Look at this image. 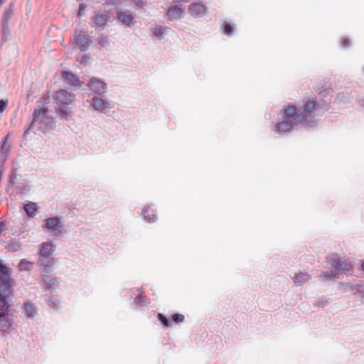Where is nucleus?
<instances>
[{
  "label": "nucleus",
  "instance_id": "obj_1",
  "mask_svg": "<svg viewBox=\"0 0 364 364\" xmlns=\"http://www.w3.org/2000/svg\"><path fill=\"white\" fill-rule=\"evenodd\" d=\"M14 279L11 269L0 262V331H6L11 326L7 318L10 304L14 296Z\"/></svg>",
  "mask_w": 364,
  "mask_h": 364
},
{
  "label": "nucleus",
  "instance_id": "obj_2",
  "mask_svg": "<svg viewBox=\"0 0 364 364\" xmlns=\"http://www.w3.org/2000/svg\"><path fill=\"white\" fill-rule=\"evenodd\" d=\"M75 94L70 90L60 89L55 92L54 103L58 107L62 119H68L71 116V106L75 104Z\"/></svg>",
  "mask_w": 364,
  "mask_h": 364
},
{
  "label": "nucleus",
  "instance_id": "obj_3",
  "mask_svg": "<svg viewBox=\"0 0 364 364\" xmlns=\"http://www.w3.org/2000/svg\"><path fill=\"white\" fill-rule=\"evenodd\" d=\"M327 263L337 273L349 274H351L353 270L352 262L349 259L340 258L338 255H332L327 257Z\"/></svg>",
  "mask_w": 364,
  "mask_h": 364
},
{
  "label": "nucleus",
  "instance_id": "obj_4",
  "mask_svg": "<svg viewBox=\"0 0 364 364\" xmlns=\"http://www.w3.org/2000/svg\"><path fill=\"white\" fill-rule=\"evenodd\" d=\"M73 41L81 51L87 50L92 43V38L87 31L83 30H76L75 31Z\"/></svg>",
  "mask_w": 364,
  "mask_h": 364
},
{
  "label": "nucleus",
  "instance_id": "obj_5",
  "mask_svg": "<svg viewBox=\"0 0 364 364\" xmlns=\"http://www.w3.org/2000/svg\"><path fill=\"white\" fill-rule=\"evenodd\" d=\"M44 228L54 232L53 235L58 236L61 232V229L64 227L61 221V218L52 217L45 220Z\"/></svg>",
  "mask_w": 364,
  "mask_h": 364
},
{
  "label": "nucleus",
  "instance_id": "obj_6",
  "mask_svg": "<svg viewBox=\"0 0 364 364\" xmlns=\"http://www.w3.org/2000/svg\"><path fill=\"white\" fill-rule=\"evenodd\" d=\"M87 87L95 93H104L107 90V84L98 78L92 77L87 83Z\"/></svg>",
  "mask_w": 364,
  "mask_h": 364
},
{
  "label": "nucleus",
  "instance_id": "obj_7",
  "mask_svg": "<svg viewBox=\"0 0 364 364\" xmlns=\"http://www.w3.org/2000/svg\"><path fill=\"white\" fill-rule=\"evenodd\" d=\"M61 77L64 81L72 86H81L82 82L74 73L69 71H63Z\"/></svg>",
  "mask_w": 364,
  "mask_h": 364
},
{
  "label": "nucleus",
  "instance_id": "obj_8",
  "mask_svg": "<svg viewBox=\"0 0 364 364\" xmlns=\"http://www.w3.org/2000/svg\"><path fill=\"white\" fill-rule=\"evenodd\" d=\"M50 121L46 109H39L34 112L33 122L35 123H49Z\"/></svg>",
  "mask_w": 364,
  "mask_h": 364
},
{
  "label": "nucleus",
  "instance_id": "obj_9",
  "mask_svg": "<svg viewBox=\"0 0 364 364\" xmlns=\"http://www.w3.org/2000/svg\"><path fill=\"white\" fill-rule=\"evenodd\" d=\"M55 246L51 242H43L41 245L38 255L39 256H52Z\"/></svg>",
  "mask_w": 364,
  "mask_h": 364
},
{
  "label": "nucleus",
  "instance_id": "obj_10",
  "mask_svg": "<svg viewBox=\"0 0 364 364\" xmlns=\"http://www.w3.org/2000/svg\"><path fill=\"white\" fill-rule=\"evenodd\" d=\"M55 262V258L52 256H39L38 262L42 266L41 270L43 273H49L50 272L48 268Z\"/></svg>",
  "mask_w": 364,
  "mask_h": 364
},
{
  "label": "nucleus",
  "instance_id": "obj_11",
  "mask_svg": "<svg viewBox=\"0 0 364 364\" xmlns=\"http://www.w3.org/2000/svg\"><path fill=\"white\" fill-rule=\"evenodd\" d=\"M92 102V105L96 110L106 112L107 109L110 108L109 102L97 97H93Z\"/></svg>",
  "mask_w": 364,
  "mask_h": 364
},
{
  "label": "nucleus",
  "instance_id": "obj_12",
  "mask_svg": "<svg viewBox=\"0 0 364 364\" xmlns=\"http://www.w3.org/2000/svg\"><path fill=\"white\" fill-rule=\"evenodd\" d=\"M23 311L26 316L29 318H33L37 314V309L35 305L29 301L24 303Z\"/></svg>",
  "mask_w": 364,
  "mask_h": 364
},
{
  "label": "nucleus",
  "instance_id": "obj_13",
  "mask_svg": "<svg viewBox=\"0 0 364 364\" xmlns=\"http://www.w3.org/2000/svg\"><path fill=\"white\" fill-rule=\"evenodd\" d=\"M311 276L306 272H299L294 275L293 278L294 282L296 286H301L308 282Z\"/></svg>",
  "mask_w": 364,
  "mask_h": 364
},
{
  "label": "nucleus",
  "instance_id": "obj_14",
  "mask_svg": "<svg viewBox=\"0 0 364 364\" xmlns=\"http://www.w3.org/2000/svg\"><path fill=\"white\" fill-rule=\"evenodd\" d=\"M292 128V122L290 119H286L276 125L275 130L278 133L286 132Z\"/></svg>",
  "mask_w": 364,
  "mask_h": 364
},
{
  "label": "nucleus",
  "instance_id": "obj_15",
  "mask_svg": "<svg viewBox=\"0 0 364 364\" xmlns=\"http://www.w3.org/2000/svg\"><path fill=\"white\" fill-rule=\"evenodd\" d=\"M10 134H8L4 138L1 144V154L2 158H6L9 156L10 151Z\"/></svg>",
  "mask_w": 364,
  "mask_h": 364
},
{
  "label": "nucleus",
  "instance_id": "obj_16",
  "mask_svg": "<svg viewBox=\"0 0 364 364\" xmlns=\"http://www.w3.org/2000/svg\"><path fill=\"white\" fill-rule=\"evenodd\" d=\"M184 11L178 6H173L167 11V15L173 18H180L182 17Z\"/></svg>",
  "mask_w": 364,
  "mask_h": 364
},
{
  "label": "nucleus",
  "instance_id": "obj_17",
  "mask_svg": "<svg viewBox=\"0 0 364 364\" xmlns=\"http://www.w3.org/2000/svg\"><path fill=\"white\" fill-rule=\"evenodd\" d=\"M38 206L36 203L29 202L24 205V210L30 218L36 216Z\"/></svg>",
  "mask_w": 364,
  "mask_h": 364
},
{
  "label": "nucleus",
  "instance_id": "obj_18",
  "mask_svg": "<svg viewBox=\"0 0 364 364\" xmlns=\"http://www.w3.org/2000/svg\"><path fill=\"white\" fill-rule=\"evenodd\" d=\"M117 18L120 21V22L127 26H131V25L133 23V16L130 14H126L125 12H119L117 14Z\"/></svg>",
  "mask_w": 364,
  "mask_h": 364
},
{
  "label": "nucleus",
  "instance_id": "obj_19",
  "mask_svg": "<svg viewBox=\"0 0 364 364\" xmlns=\"http://www.w3.org/2000/svg\"><path fill=\"white\" fill-rule=\"evenodd\" d=\"M43 280L46 284L44 288L46 289H51L55 288V286L58 285V281L56 278H50L48 275L43 276Z\"/></svg>",
  "mask_w": 364,
  "mask_h": 364
},
{
  "label": "nucleus",
  "instance_id": "obj_20",
  "mask_svg": "<svg viewBox=\"0 0 364 364\" xmlns=\"http://www.w3.org/2000/svg\"><path fill=\"white\" fill-rule=\"evenodd\" d=\"M190 11L193 14H199L205 13L206 11V7L205 5L200 3L193 4L190 7Z\"/></svg>",
  "mask_w": 364,
  "mask_h": 364
},
{
  "label": "nucleus",
  "instance_id": "obj_21",
  "mask_svg": "<svg viewBox=\"0 0 364 364\" xmlns=\"http://www.w3.org/2000/svg\"><path fill=\"white\" fill-rule=\"evenodd\" d=\"M108 15L106 14H97L95 17V23L99 26H103L107 23Z\"/></svg>",
  "mask_w": 364,
  "mask_h": 364
},
{
  "label": "nucleus",
  "instance_id": "obj_22",
  "mask_svg": "<svg viewBox=\"0 0 364 364\" xmlns=\"http://www.w3.org/2000/svg\"><path fill=\"white\" fill-rule=\"evenodd\" d=\"M296 114V107L294 105H288L284 109V115L286 119H290Z\"/></svg>",
  "mask_w": 364,
  "mask_h": 364
},
{
  "label": "nucleus",
  "instance_id": "obj_23",
  "mask_svg": "<svg viewBox=\"0 0 364 364\" xmlns=\"http://www.w3.org/2000/svg\"><path fill=\"white\" fill-rule=\"evenodd\" d=\"M31 263L26 259H21L19 262L18 267L21 271H30Z\"/></svg>",
  "mask_w": 364,
  "mask_h": 364
},
{
  "label": "nucleus",
  "instance_id": "obj_24",
  "mask_svg": "<svg viewBox=\"0 0 364 364\" xmlns=\"http://www.w3.org/2000/svg\"><path fill=\"white\" fill-rule=\"evenodd\" d=\"M316 102L314 100H309L304 105V109L306 112H311L316 107Z\"/></svg>",
  "mask_w": 364,
  "mask_h": 364
},
{
  "label": "nucleus",
  "instance_id": "obj_25",
  "mask_svg": "<svg viewBox=\"0 0 364 364\" xmlns=\"http://www.w3.org/2000/svg\"><path fill=\"white\" fill-rule=\"evenodd\" d=\"M158 318L159 320L164 324V326L169 327L171 326V321L167 317H166L164 314H158Z\"/></svg>",
  "mask_w": 364,
  "mask_h": 364
},
{
  "label": "nucleus",
  "instance_id": "obj_26",
  "mask_svg": "<svg viewBox=\"0 0 364 364\" xmlns=\"http://www.w3.org/2000/svg\"><path fill=\"white\" fill-rule=\"evenodd\" d=\"M147 209L146 208H144L143 210H142V215L144 218V220H146L149 223H154L156 221V215L155 214H151V215H146V212H147Z\"/></svg>",
  "mask_w": 364,
  "mask_h": 364
},
{
  "label": "nucleus",
  "instance_id": "obj_27",
  "mask_svg": "<svg viewBox=\"0 0 364 364\" xmlns=\"http://www.w3.org/2000/svg\"><path fill=\"white\" fill-rule=\"evenodd\" d=\"M337 275V272L334 269L333 271H332L331 273L329 272H323V271H321L320 272V274L318 275V277H321V276H324L325 277H326V279H332V278H335Z\"/></svg>",
  "mask_w": 364,
  "mask_h": 364
},
{
  "label": "nucleus",
  "instance_id": "obj_28",
  "mask_svg": "<svg viewBox=\"0 0 364 364\" xmlns=\"http://www.w3.org/2000/svg\"><path fill=\"white\" fill-rule=\"evenodd\" d=\"M172 321L177 323H182L184 321V316L180 314H175L172 316Z\"/></svg>",
  "mask_w": 364,
  "mask_h": 364
},
{
  "label": "nucleus",
  "instance_id": "obj_29",
  "mask_svg": "<svg viewBox=\"0 0 364 364\" xmlns=\"http://www.w3.org/2000/svg\"><path fill=\"white\" fill-rule=\"evenodd\" d=\"M353 290H355L357 292L364 293V284H356L351 287Z\"/></svg>",
  "mask_w": 364,
  "mask_h": 364
},
{
  "label": "nucleus",
  "instance_id": "obj_30",
  "mask_svg": "<svg viewBox=\"0 0 364 364\" xmlns=\"http://www.w3.org/2000/svg\"><path fill=\"white\" fill-rule=\"evenodd\" d=\"M153 33L155 36L161 37L164 34L163 28L161 26H156L153 28Z\"/></svg>",
  "mask_w": 364,
  "mask_h": 364
},
{
  "label": "nucleus",
  "instance_id": "obj_31",
  "mask_svg": "<svg viewBox=\"0 0 364 364\" xmlns=\"http://www.w3.org/2000/svg\"><path fill=\"white\" fill-rule=\"evenodd\" d=\"M232 27L229 23H225L223 28V33L228 36H231L232 33Z\"/></svg>",
  "mask_w": 364,
  "mask_h": 364
},
{
  "label": "nucleus",
  "instance_id": "obj_32",
  "mask_svg": "<svg viewBox=\"0 0 364 364\" xmlns=\"http://www.w3.org/2000/svg\"><path fill=\"white\" fill-rule=\"evenodd\" d=\"M98 43L102 46H106L109 44L108 39L105 36H101L97 38Z\"/></svg>",
  "mask_w": 364,
  "mask_h": 364
},
{
  "label": "nucleus",
  "instance_id": "obj_33",
  "mask_svg": "<svg viewBox=\"0 0 364 364\" xmlns=\"http://www.w3.org/2000/svg\"><path fill=\"white\" fill-rule=\"evenodd\" d=\"M16 169L14 168L13 171L11 172L10 176H9V183L11 184H15L16 181Z\"/></svg>",
  "mask_w": 364,
  "mask_h": 364
},
{
  "label": "nucleus",
  "instance_id": "obj_34",
  "mask_svg": "<svg viewBox=\"0 0 364 364\" xmlns=\"http://www.w3.org/2000/svg\"><path fill=\"white\" fill-rule=\"evenodd\" d=\"M8 105V100H0V114L2 113L6 108Z\"/></svg>",
  "mask_w": 364,
  "mask_h": 364
},
{
  "label": "nucleus",
  "instance_id": "obj_35",
  "mask_svg": "<svg viewBox=\"0 0 364 364\" xmlns=\"http://www.w3.org/2000/svg\"><path fill=\"white\" fill-rule=\"evenodd\" d=\"M144 296L140 294L135 298L134 302L136 304L141 305L144 303Z\"/></svg>",
  "mask_w": 364,
  "mask_h": 364
},
{
  "label": "nucleus",
  "instance_id": "obj_36",
  "mask_svg": "<svg viewBox=\"0 0 364 364\" xmlns=\"http://www.w3.org/2000/svg\"><path fill=\"white\" fill-rule=\"evenodd\" d=\"M326 303H327L326 300L321 299V300L316 301L314 303V306H321L323 308V307H324V306L326 305Z\"/></svg>",
  "mask_w": 364,
  "mask_h": 364
},
{
  "label": "nucleus",
  "instance_id": "obj_37",
  "mask_svg": "<svg viewBox=\"0 0 364 364\" xmlns=\"http://www.w3.org/2000/svg\"><path fill=\"white\" fill-rule=\"evenodd\" d=\"M343 47H348L350 45V41L348 38H343L341 41Z\"/></svg>",
  "mask_w": 364,
  "mask_h": 364
},
{
  "label": "nucleus",
  "instance_id": "obj_38",
  "mask_svg": "<svg viewBox=\"0 0 364 364\" xmlns=\"http://www.w3.org/2000/svg\"><path fill=\"white\" fill-rule=\"evenodd\" d=\"M85 6H83L82 4H81L80 6V9H79V12H78L79 15H82L85 11Z\"/></svg>",
  "mask_w": 364,
  "mask_h": 364
},
{
  "label": "nucleus",
  "instance_id": "obj_39",
  "mask_svg": "<svg viewBox=\"0 0 364 364\" xmlns=\"http://www.w3.org/2000/svg\"><path fill=\"white\" fill-rule=\"evenodd\" d=\"M9 14H6V21H5V22H4V27H6V26L7 27V26H8V20H9Z\"/></svg>",
  "mask_w": 364,
  "mask_h": 364
},
{
  "label": "nucleus",
  "instance_id": "obj_40",
  "mask_svg": "<svg viewBox=\"0 0 364 364\" xmlns=\"http://www.w3.org/2000/svg\"><path fill=\"white\" fill-rule=\"evenodd\" d=\"M87 58L86 55H83L82 60H80V63H82L83 61L87 60Z\"/></svg>",
  "mask_w": 364,
  "mask_h": 364
},
{
  "label": "nucleus",
  "instance_id": "obj_41",
  "mask_svg": "<svg viewBox=\"0 0 364 364\" xmlns=\"http://www.w3.org/2000/svg\"><path fill=\"white\" fill-rule=\"evenodd\" d=\"M6 0H0V6L6 2Z\"/></svg>",
  "mask_w": 364,
  "mask_h": 364
},
{
  "label": "nucleus",
  "instance_id": "obj_42",
  "mask_svg": "<svg viewBox=\"0 0 364 364\" xmlns=\"http://www.w3.org/2000/svg\"><path fill=\"white\" fill-rule=\"evenodd\" d=\"M361 267H362V269L364 271V262L362 263Z\"/></svg>",
  "mask_w": 364,
  "mask_h": 364
},
{
  "label": "nucleus",
  "instance_id": "obj_43",
  "mask_svg": "<svg viewBox=\"0 0 364 364\" xmlns=\"http://www.w3.org/2000/svg\"><path fill=\"white\" fill-rule=\"evenodd\" d=\"M20 190H21V192L23 191V188H20Z\"/></svg>",
  "mask_w": 364,
  "mask_h": 364
}]
</instances>
